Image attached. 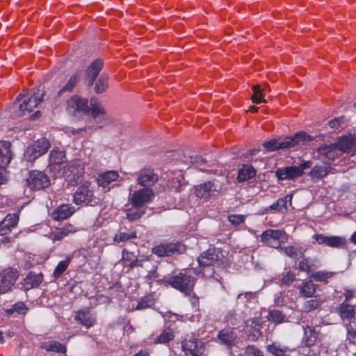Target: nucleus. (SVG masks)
I'll return each instance as SVG.
<instances>
[{
	"label": "nucleus",
	"mask_w": 356,
	"mask_h": 356,
	"mask_svg": "<svg viewBox=\"0 0 356 356\" xmlns=\"http://www.w3.org/2000/svg\"><path fill=\"white\" fill-rule=\"evenodd\" d=\"M136 255L133 252H128L126 250L122 251V260L124 263L126 262H131L135 259Z\"/></svg>",
	"instance_id": "59"
},
{
	"label": "nucleus",
	"mask_w": 356,
	"mask_h": 356,
	"mask_svg": "<svg viewBox=\"0 0 356 356\" xmlns=\"http://www.w3.org/2000/svg\"><path fill=\"white\" fill-rule=\"evenodd\" d=\"M75 211L74 207L68 204H63L52 211L51 218L56 221L64 220L69 218Z\"/></svg>",
	"instance_id": "20"
},
{
	"label": "nucleus",
	"mask_w": 356,
	"mask_h": 356,
	"mask_svg": "<svg viewBox=\"0 0 356 356\" xmlns=\"http://www.w3.org/2000/svg\"><path fill=\"white\" fill-rule=\"evenodd\" d=\"M220 189V185L213 181H208L195 187V193L200 198H208L215 195Z\"/></svg>",
	"instance_id": "17"
},
{
	"label": "nucleus",
	"mask_w": 356,
	"mask_h": 356,
	"mask_svg": "<svg viewBox=\"0 0 356 356\" xmlns=\"http://www.w3.org/2000/svg\"><path fill=\"white\" fill-rule=\"evenodd\" d=\"M167 177L168 186L175 188V191H179L181 182L184 181V176L181 173V170H179L178 172H175V173L170 172L168 174H167L166 177H164V179H166Z\"/></svg>",
	"instance_id": "32"
},
{
	"label": "nucleus",
	"mask_w": 356,
	"mask_h": 356,
	"mask_svg": "<svg viewBox=\"0 0 356 356\" xmlns=\"http://www.w3.org/2000/svg\"><path fill=\"white\" fill-rule=\"evenodd\" d=\"M353 141H351L348 138H340L337 143L335 144V146L337 147L338 152L339 154L341 152H348L353 149Z\"/></svg>",
	"instance_id": "42"
},
{
	"label": "nucleus",
	"mask_w": 356,
	"mask_h": 356,
	"mask_svg": "<svg viewBox=\"0 0 356 356\" xmlns=\"http://www.w3.org/2000/svg\"><path fill=\"white\" fill-rule=\"evenodd\" d=\"M265 89H261L259 85H255L252 87L253 95H252V101L255 104H260L261 102H266L264 96V90Z\"/></svg>",
	"instance_id": "47"
},
{
	"label": "nucleus",
	"mask_w": 356,
	"mask_h": 356,
	"mask_svg": "<svg viewBox=\"0 0 356 356\" xmlns=\"http://www.w3.org/2000/svg\"><path fill=\"white\" fill-rule=\"evenodd\" d=\"M264 147L270 152H273L280 149H284L282 147V141L279 142L276 140H271L264 143Z\"/></svg>",
	"instance_id": "53"
},
{
	"label": "nucleus",
	"mask_w": 356,
	"mask_h": 356,
	"mask_svg": "<svg viewBox=\"0 0 356 356\" xmlns=\"http://www.w3.org/2000/svg\"><path fill=\"white\" fill-rule=\"evenodd\" d=\"M136 238V233L135 232H118L114 237V241L119 243L125 242L129 239Z\"/></svg>",
	"instance_id": "48"
},
{
	"label": "nucleus",
	"mask_w": 356,
	"mask_h": 356,
	"mask_svg": "<svg viewBox=\"0 0 356 356\" xmlns=\"http://www.w3.org/2000/svg\"><path fill=\"white\" fill-rule=\"evenodd\" d=\"M19 221L17 214H8L4 219L0 222V236H5L9 234L17 225Z\"/></svg>",
	"instance_id": "24"
},
{
	"label": "nucleus",
	"mask_w": 356,
	"mask_h": 356,
	"mask_svg": "<svg viewBox=\"0 0 356 356\" xmlns=\"http://www.w3.org/2000/svg\"><path fill=\"white\" fill-rule=\"evenodd\" d=\"M71 260L72 257L67 256L65 260L58 262L53 273V277L54 279H58L62 275V274L68 268Z\"/></svg>",
	"instance_id": "39"
},
{
	"label": "nucleus",
	"mask_w": 356,
	"mask_h": 356,
	"mask_svg": "<svg viewBox=\"0 0 356 356\" xmlns=\"http://www.w3.org/2000/svg\"><path fill=\"white\" fill-rule=\"evenodd\" d=\"M267 350L275 356H289L286 348H282L276 344L268 345L267 346Z\"/></svg>",
	"instance_id": "49"
},
{
	"label": "nucleus",
	"mask_w": 356,
	"mask_h": 356,
	"mask_svg": "<svg viewBox=\"0 0 356 356\" xmlns=\"http://www.w3.org/2000/svg\"><path fill=\"white\" fill-rule=\"evenodd\" d=\"M286 316L280 310L273 309L268 312V319L275 324H280L284 322Z\"/></svg>",
	"instance_id": "43"
},
{
	"label": "nucleus",
	"mask_w": 356,
	"mask_h": 356,
	"mask_svg": "<svg viewBox=\"0 0 356 356\" xmlns=\"http://www.w3.org/2000/svg\"><path fill=\"white\" fill-rule=\"evenodd\" d=\"M245 219V216L241 214H232L228 216L229 222L234 226L239 225L243 223Z\"/></svg>",
	"instance_id": "55"
},
{
	"label": "nucleus",
	"mask_w": 356,
	"mask_h": 356,
	"mask_svg": "<svg viewBox=\"0 0 356 356\" xmlns=\"http://www.w3.org/2000/svg\"><path fill=\"white\" fill-rule=\"evenodd\" d=\"M291 200L292 197L290 195H286L283 198L278 199L275 203L266 208V212H269L271 210L280 213L284 212L287 209V202H291Z\"/></svg>",
	"instance_id": "36"
},
{
	"label": "nucleus",
	"mask_w": 356,
	"mask_h": 356,
	"mask_svg": "<svg viewBox=\"0 0 356 356\" xmlns=\"http://www.w3.org/2000/svg\"><path fill=\"white\" fill-rule=\"evenodd\" d=\"M175 338V334L172 329L168 327L163 330L161 334L158 336L156 339H155L154 343V344H166L169 343L170 341H172Z\"/></svg>",
	"instance_id": "37"
},
{
	"label": "nucleus",
	"mask_w": 356,
	"mask_h": 356,
	"mask_svg": "<svg viewBox=\"0 0 356 356\" xmlns=\"http://www.w3.org/2000/svg\"><path fill=\"white\" fill-rule=\"evenodd\" d=\"M11 159L10 143L6 141H0V168L4 169Z\"/></svg>",
	"instance_id": "28"
},
{
	"label": "nucleus",
	"mask_w": 356,
	"mask_h": 356,
	"mask_svg": "<svg viewBox=\"0 0 356 356\" xmlns=\"http://www.w3.org/2000/svg\"><path fill=\"white\" fill-rule=\"evenodd\" d=\"M119 175L117 171L111 170L99 175L97 179L99 186L104 188L108 186L113 181L117 180Z\"/></svg>",
	"instance_id": "35"
},
{
	"label": "nucleus",
	"mask_w": 356,
	"mask_h": 356,
	"mask_svg": "<svg viewBox=\"0 0 356 356\" xmlns=\"http://www.w3.org/2000/svg\"><path fill=\"white\" fill-rule=\"evenodd\" d=\"M79 231V229L72 224H66L63 227L56 228L49 234V238L53 241H60L70 234Z\"/></svg>",
	"instance_id": "22"
},
{
	"label": "nucleus",
	"mask_w": 356,
	"mask_h": 356,
	"mask_svg": "<svg viewBox=\"0 0 356 356\" xmlns=\"http://www.w3.org/2000/svg\"><path fill=\"white\" fill-rule=\"evenodd\" d=\"M322 304V302L318 299L314 298L307 300L304 302L302 308L305 312H309L311 311L318 309Z\"/></svg>",
	"instance_id": "50"
},
{
	"label": "nucleus",
	"mask_w": 356,
	"mask_h": 356,
	"mask_svg": "<svg viewBox=\"0 0 356 356\" xmlns=\"http://www.w3.org/2000/svg\"><path fill=\"white\" fill-rule=\"evenodd\" d=\"M245 356H264L263 353L254 345H249L245 348Z\"/></svg>",
	"instance_id": "54"
},
{
	"label": "nucleus",
	"mask_w": 356,
	"mask_h": 356,
	"mask_svg": "<svg viewBox=\"0 0 356 356\" xmlns=\"http://www.w3.org/2000/svg\"><path fill=\"white\" fill-rule=\"evenodd\" d=\"M346 330L347 340H348L350 343L356 344V330H355L350 324L346 326Z\"/></svg>",
	"instance_id": "57"
},
{
	"label": "nucleus",
	"mask_w": 356,
	"mask_h": 356,
	"mask_svg": "<svg viewBox=\"0 0 356 356\" xmlns=\"http://www.w3.org/2000/svg\"><path fill=\"white\" fill-rule=\"evenodd\" d=\"M181 347L186 355H191V356H200L204 351L203 342L195 338L184 340L181 343Z\"/></svg>",
	"instance_id": "16"
},
{
	"label": "nucleus",
	"mask_w": 356,
	"mask_h": 356,
	"mask_svg": "<svg viewBox=\"0 0 356 356\" xmlns=\"http://www.w3.org/2000/svg\"><path fill=\"white\" fill-rule=\"evenodd\" d=\"M200 267L206 268L211 266L213 268H220L223 264L222 254L220 250L215 248H209L208 250L202 252L197 259ZM202 273L204 277L211 276L210 271L207 273L205 269L202 272H197V274Z\"/></svg>",
	"instance_id": "2"
},
{
	"label": "nucleus",
	"mask_w": 356,
	"mask_h": 356,
	"mask_svg": "<svg viewBox=\"0 0 356 356\" xmlns=\"http://www.w3.org/2000/svg\"><path fill=\"white\" fill-rule=\"evenodd\" d=\"M343 295L345 296V300H343V302H346V303H348V301L353 297L354 292L353 290L345 289Z\"/></svg>",
	"instance_id": "64"
},
{
	"label": "nucleus",
	"mask_w": 356,
	"mask_h": 356,
	"mask_svg": "<svg viewBox=\"0 0 356 356\" xmlns=\"http://www.w3.org/2000/svg\"><path fill=\"white\" fill-rule=\"evenodd\" d=\"M313 238L318 244H325L335 248H343L346 245V241L341 236H326L323 234H315Z\"/></svg>",
	"instance_id": "18"
},
{
	"label": "nucleus",
	"mask_w": 356,
	"mask_h": 356,
	"mask_svg": "<svg viewBox=\"0 0 356 356\" xmlns=\"http://www.w3.org/2000/svg\"><path fill=\"white\" fill-rule=\"evenodd\" d=\"M255 168L248 164L243 165L239 169L237 180L239 182H243L253 178L256 175Z\"/></svg>",
	"instance_id": "34"
},
{
	"label": "nucleus",
	"mask_w": 356,
	"mask_h": 356,
	"mask_svg": "<svg viewBox=\"0 0 356 356\" xmlns=\"http://www.w3.org/2000/svg\"><path fill=\"white\" fill-rule=\"evenodd\" d=\"M298 268L301 271L309 273L311 267L309 264V261L307 259H303L299 262Z\"/></svg>",
	"instance_id": "60"
},
{
	"label": "nucleus",
	"mask_w": 356,
	"mask_h": 356,
	"mask_svg": "<svg viewBox=\"0 0 356 356\" xmlns=\"http://www.w3.org/2000/svg\"><path fill=\"white\" fill-rule=\"evenodd\" d=\"M103 67V62L99 60H95L86 70V81L88 86L93 84L95 79L98 76Z\"/></svg>",
	"instance_id": "25"
},
{
	"label": "nucleus",
	"mask_w": 356,
	"mask_h": 356,
	"mask_svg": "<svg viewBox=\"0 0 356 356\" xmlns=\"http://www.w3.org/2000/svg\"><path fill=\"white\" fill-rule=\"evenodd\" d=\"M26 181L30 188L36 190L44 188L50 184L47 175L41 171L31 172Z\"/></svg>",
	"instance_id": "14"
},
{
	"label": "nucleus",
	"mask_w": 356,
	"mask_h": 356,
	"mask_svg": "<svg viewBox=\"0 0 356 356\" xmlns=\"http://www.w3.org/2000/svg\"><path fill=\"white\" fill-rule=\"evenodd\" d=\"M226 322L228 325L232 326H237L239 323V321L236 316L233 314H229L226 316Z\"/></svg>",
	"instance_id": "61"
},
{
	"label": "nucleus",
	"mask_w": 356,
	"mask_h": 356,
	"mask_svg": "<svg viewBox=\"0 0 356 356\" xmlns=\"http://www.w3.org/2000/svg\"><path fill=\"white\" fill-rule=\"evenodd\" d=\"M66 111L69 114L73 115L87 113L90 111L88 99L74 95L67 99Z\"/></svg>",
	"instance_id": "8"
},
{
	"label": "nucleus",
	"mask_w": 356,
	"mask_h": 356,
	"mask_svg": "<svg viewBox=\"0 0 356 356\" xmlns=\"http://www.w3.org/2000/svg\"><path fill=\"white\" fill-rule=\"evenodd\" d=\"M318 334L316 332L314 327L307 325L305 328V334L302 339V343L307 347H312L316 343Z\"/></svg>",
	"instance_id": "33"
},
{
	"label": "nucleus",
	"mask_w": 356,
	"mask_h": 356,
	"mask_svg": "<svg viewBox=\"0 0 356 356\" xmlns=\"http://www.w3.org/2000/svg\"><path fill=\"white\" fill-rule=\"evenodd\" d=\"M312 140L311 136L305 132H300L291 137H286L282 140L284 149H298L308 145Z\"/></svg>",
	"instance_id": "12"
},
{
	"label": "nucleus",
	"mask_w": 356,
	"mask_h": 356,
	"mask_svg": "<svg viewBox=\"0 0 356 356\" xmlns=\"http://www.w3.org/2000/svg\"><path fill=\"white\" fill-rule=\"evenodd\" d=\"M19 277V272L12 268L0 271V293H5L10 290Z\"/></svg>",
	"instance_id": "11"
},
{
	"label": "nucleus",
	"mask_w": 356,
	"mask_h": 356,
	"mask_svg": "<svg viewBox=\"0 0 356 356\" xmlns=\"http://www.w3.org/2000/svg\"><path fill=\"white\" fill-rule=\"evenodd\" d=\"M42 348L47 351H54L56 353H64L66 352V347L62 343L57 341H49L44 343Z\"/></svg>",
	"instance_id": "41"
},
{
	"label": "nucleus",
	"mask_w": 356,
	"mask_h": 356,
	"mask_svg": "<svg viewBox=\"0 0 356 356\" xmlns=\"http://www.w3.org/2000/svg\"><path fill=\"white\" fill-rule=\"evenodd\" d=\"M66 156L64 150L54 147L49 155V166L51 172L56 177H63V167L66 165Z\"/></svg>",
	"instance_id": "3"
},
{
	"label": "nucleus",
	"mask_w": 356,
	"mask_h": 356,
	"mask_svg": "<svg viewBox=\"0 0 356 356\" xmlns=\"http://www.w3.org/2000/svg\"><path fill=\"white\" fill-rule=\"evenodd\" d=\"M166 282L186 295H190L193 290L195 279L191 275L180 273L169 277Z\"/></svg>",
	"instance_id": "4"
},
{
	"label": "nucleus",
	"mask_w": 356,
	"mask_h": 356,
	"mask_svg": "<svg viewBox=\"0 0 356 356\" xmlns=\"http://www.w3.org/2000/svg\"><path fill=\"white\" fill-rule=\"evenodd\" d=\"M63 170L64 171L63 177H65L72 184H77L81 181L84 173L83 163L80 159L73 160L67 163Z\"/></svg>",
	"instance_id": "7"
},
{
	"label": "nucleus",
	"mask_w": 356,
	"mask_h": 356,
	"mask_svg": "<svg viewBox=\"0 0 356 356\" xmlns=\"http://www.w3.org/2000/svg\"><path fill=\"white\" fill-rule=\"evenodd\" d=\"M79 74L71 76L67 83L58 91V95H61L65 92H72L79 81Z\"/></svg>",
	"instance_id": "38"
},
{
	"label": "nucleus",
	"mask_w": 356,
	"mask_h": 356,
	"mask_svg": "<svg viewBox=\"0 0 356 356\" xmlns=\"http://www.w3.org/2000/svg\"><path fill=\"white\" fill-rule=\"evenodd\" d=\"M127 218L129 221H134L139 219L145 214V210L141 207H131L126 209Z\"/></svg>",
	"instance_id": "40"
},
{
	"label": "nucleus",
	"mask_w": 356,
	"mask_h": 356,
	"mask_svg": "<svg viewBox=\"0 0 356 356\" xmlns=\"http://www.w3.org/2000/svg\"><path fill=\"white\" fill-rule=\"evenodd\" d=\"M336 312L343 320H350L354 318L355 312L353 306L343 302L336 307Z\"/></svg>",
	"instance_id": "31"
},
{
	"label": "nucleus",
	"mask_w": 356,
	"mask_h": 356,
	"mask_svg": "<svg viewBox=\"0 0 356 356\" xmlns=\"http://www.w3.org/2000/svg\"><path fill=\"white\" fill-rule=\"evenodd\" d=\"M186 248L181 243L161 244L152 248V252L159 257H169L175 253H182Z\"/></svg>",
	"instance_id": "13"
},
{
	"label": "nucleus",
	"mask_w": 356,
	"mask_h": 356,
	"mask_svg": "<svg viewBox=\"0 0 356 356\" xmlns=\"http://www.w3.org/2000/svg\"><path fill=\"white\" fill-rule=\"evenodd\" d=\"M154 197V193L151 188H143L133 193L130 191L129 201L133 207H142L149 203Z\"/></svg>",
	"instance_id": "9"
},
{
	"label": "nucleus",
	"mask_w": 356,
	"mask_h": 356,
	"mask_svg": "<svg viewBox=\"0 0 356 356\" xmlns=\"http://www.w3.org/2000/svg\"><path fill=\"white\" fill-rule=\"evenodd\" d=\"M333 275V273L327 272L324 270H319L315 273H313L310 275V278L313 279L316 282H327L328 280L332 277Z\"/></svg>",
	"instance_id": "45"
},
{
	"label": "nucleus",
	"mask_w": 356,
	"mask_h": 356,
	"mask_svg": "<svg viewBox=\"0 0 356 356\" xmlns=\"http://www.w3.org/2000/svg\"><path fill=\"white\" fill-rule=\"evenodd\" d=\"M149 301L144 300V299H141L138 302V305L136 307V309L140 310V309H146V308L149 307Z\"/></svg>",
	"instance_id": "62"
},
{
	"label": "nucleus",
	"mask_w": 356,
	"mask_h": 356,
	"mask_svg": "<svg viewBox=\"0 0 356 356\" xmlns=\"http://www.w3.org/2000/svg\"><path fill=\"white\" fill-rule=\"evenodd\" d=\"M108 77L105 74H102L96 81L95 92L97 94L104 92L108 88Z\"/></svg>",
	"instance_id": "46"
},
{
	"label": "nucleus",
	"mask_w": 356,
	"mask_h": 356,
	"mask_svg": "<svg viewBox=\"0 0 356 356\" xmlns=\"http://www.w3.org/2000/svg\"><path fill=\"white\" fill-rule=\"evenodd\" d=\"M217 339L221 343L229 348L235 346L238 339L233 328H225L220 330L218 333Z\"/></svg>",
	"instance_id": "21"
},
{
	"label": "nucleus",
	"mask_w": 356,
	"mask_h": 356,
	"mask_svg": "<svg viewBox=\"0 0 356 356\" xmlns=\"http://www.w3.org/2000/svg\"><path fill=\"white\" fill-rule=\"evenodd\" d=\"M28 310L27 307L22 302H18L15 303L11 310H8L9 314H12L13 312H17L19 314H25Z\"/></svg>",
	"instance_id": "56"
},
{
	"label": "nucleus",
	"mask_w": 356,
	"mask_h": 356,
	"mask_svg": "<svg viewBox=\"0 0 356 356\" xmlns=\"http://www.w3.org/2000/svg\"><path fill=\"white\" fill-rule=\"evenodd\" d=\"M184 162L195 163L197 165V166L200 168L201 171H207L206 169L201 168L207 162L206 160L201 156H190L186 158V160H184Z\"/></svg>",
	"instance_id": "51"
},
{
	"label": "nucleus",
	"mask_w": 356,
	"mask_h": 356,
	"mask_svg": "<svg viewBox=\"0 0 356 356\" xmlns=\"http://www.w3.org/2000/svg\"><path fill=\"white\" fill-rule=\"evenodd\" d=\"M90 111L94 123L92 125H87L85 128L72 130V134L80 133L83 130L94 129L103 128L106 123V110L103 104L95 97H92L90 100Z\"/></svg>",
	"instance_id": "1"
},
{
	"label": "nucleus",
	"mask_w": 356,
	"mask_h": 356,
	"mask_svg": "<svg viewBox=\"0 0 356 356\" xmlns=\"http://www.w3.org/2000/svg\"><path fill=\"white\" fill-rule=\"evenodd\" d=\"M286 239L284 231L279 229H267L261 235V240L266 245L277 248Z\"/></svg>",
	"instance_id": "10"
},
{
	"label": "nucleus",
	"mask_w": 356,
	"mask_h": 356,
	"mask_svg": "<svg viewBox=\"0 0 356 356\" xmlns=\"http://www.w3.org/2000/svg\"><path fill=\"white\" fill-rule=\"evenodd\" d=\"M158 180V176L151 169H143L137 178L138 183L144 188H150Z\"/></svg>",
	"instance_id": "23"
},
{
	"label": "nucleus",
	"mask_w": 356,
	"mask_h": 356,
	"mask_svg": "<svg viewBox=\"0 0 356 356\" xmlns=\"http://www.w3.org/2000/svg\"><path fill=\"white\" fill-rule=\"evenodd\" d=\"M317 285L315 284L312 280L302 282L298 285L296 288L299 291L300 296L302 298L313 297L316 291Z\"/></svg>",
	"instance_id": "29"
},
{
	"label": "nucleus",
	"mask_w": 356,
	"mask_h": 356,
	"mask_svg": "<svg viewBox=\"0 0 356 356\" xmlns=\"http://www.w3.org/2000/svg\"><path fill=\"white\" fill-rule=\"evenodd\" d=\"M143 261L142 259H138L136 257L134 260H133L131 262L129 263L127 265L130 268H134L136 266H143Z\"/></svg>",
	"instance_id": "63"
},
{
	"label": "nucleus",
	"mask_w": 356,
	"mask_h": 356,
	"mask_svg": "<svg viewBox=\"0 0 356 356\" xmlns=\"http://www.w3.org/2000/svg\"><path fill=\"white\" fill-rule=\"evenodd\" d=\"M284 252L287 256H289L291 258L296 257L299 252L298 248H296V247H293V246L285 247L284 248Z\"/></svg>",
	"instance_id": "58"
},
{
	"label": "nucleus",
	"mask_w": 356,
	"mask_h": 356,
	"mask_svg": "<svg viewBox=\"0 0 356 356\" xmlns=\"http://www.w3.org/2000/svg\"><path fill=\"white\" fill-rule=\"evenodd\" d=\"M74 319L87 328L92 327L96 321L95 317L88 309L78 311Z\"/></svg>",
	"instance_id": "27"
},
{
	"label": "nucleus",
	"mask_w": 356,
	"mask_h": 356,
	"mask_svg": "<svg viewBox=\"0 0 356 356\" xmlns=\"http://www.w3.org/2000/svg\"><path fill=\"white\" fill-rule=\"evenodd\" d=\"M43 281V274L42 273H36L33 271L29 272L22 282V286L24 290L28 291L31 289L38 287Z\"/></svg>",
	"instance_id": "26"
},
{
	"label": "nucleus",
	"mask_w": 356,
	"mask_h": 356,
	"mask_svg": "<svg viewBox=\"0 0 356 356\" xmlns=\"http://www.w3.org/2000/svg\"><path fill=\"white\" fill-rule=\"evenodd\" d=\"M44 92L42 90H38L34 92L28 99H25L19 105V115H24L33 111L42 102Z\"/></svg>",
	"instance_id": "15"
},
{
	"label": "nucleus",
	"mask_w": 356,
	"mask_h": 356,
	"mask_svg": "<svg viewBox=\"0 0 356 356\" xmlns=\"http://www.w3.org/2000/svg\"><path fill=\"white\" fill-rule=\"evenodd\" d=\"M296 275L292 271H287L282 274V277L280 280V285L289 286L296 280Z\"/></svg>",
	"instance_id": "52"
},
{
	"label": "nucleus",
	"mask_w": 356,
	"mask_h": 356,
	"mask_svg": "<svg viewBox=\"0 0 356 356\" xmlns=\"http://www.w3.org/2000/svg\"><path fill=\"white\" fill-rule=\"evenodd\" d=\"M328 167L325 165H316L311 170L309 175L313 178L321 179L328 174Z\"/></svg>",
	"instance_id": "44"
},
{
	"label": "nucleus",
	"mask_w": 356,
	"mask_h": 356,
	"mask_svg": "<svg viewBox=\"0 0 356 356\" xmlns=\"http://www.w3.org/2000/svg\"><path fill=\"white\" fill-rule=\"evenodd\" d=\"M318 153L322 159H326L328 161H332L340 155L335 144L320 147L318 148Z\"/></svg>",
	"instance_id": "30"
},
{
	"label": "nucleus",
	"mask_w": 356,
	"mask_h": 356,
	"mask_svg": "<svg viewBox=\"0 0 356 356\" xmlns=\"http://www.w3.org/2000/svg\"><path fill=\"white\" fill-rule=\"evenodd\" d=\"M93 192L86 185H81L76 189L74 194L73 201L76 204H91L92 202Z\"/></svg>",
	"instance_id": "19"
},
{
	"label": "nucleus",
	"mask_w": 356,
	"mask_h": 356,
	"mask_svg": "<svg viewBox=\"0 0 356 356\" xmlns=\"http://www.w3.org/2000/svg\"><path fill=\"white\" fill-rule=\"evenodd\" d=\"M50 147L49 141L42 138L27 147L24 154V159L27 162H33L45 154Z\"/></svg>",
	"instance_id": "5"
},
{
	"label": "nucleus",
	"mask_w": 356,
	"mask_h": 356,
	"mask_svg": "<svg viewBox=\"0 0 356 356\" xmlns=\"http://www.w3.org/2000/svg\"><path fill=\"white\" fill-rule=\"evenodd\" d=\"M310 168L309 162L305 161L299 165H291L278 168L275 175L279 180H293L301 177L304 170Z\"/></svg>",
	"instance_id": "6"
}]
</instances>
